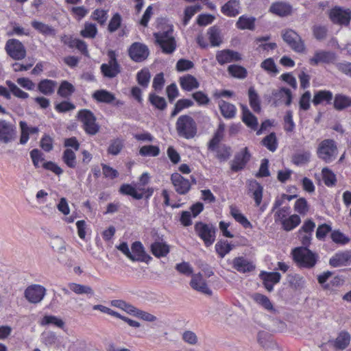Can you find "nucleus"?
<instances>
[{
	"instance_id": "f257e3e1",
	"label": "nucleus",
	"mask_w": 351,
	"mask_h": 351,
	"mask_svg": "<svg viewBox=\"0 0 351 351\" xmlns=\"http://www.w3.org/2000/svg\"><path fill=\"white\" fill-rule=\"evenodd\" d=\"M156 44L166 54L173 53L177 47L176 38L173 36V26L171 24H163L161 29L153 34Z\"/></svg>"
},
{
	"instance_id": "f03ea898",
	"label": "nucleus",
	"mask_w": 351,
	"mask_h": 351,
	"mask_svg": "<svg viewBox=\"0 0 351 351\" xmlns=\"http://www.w3.org/2000/svg\"><path fill=\"white\" fill-rule=\"evenodd\" d=\"M291 254L293 261L300 268L312 269L319 258L318 254L307 247H295Z\"/></svg>"
},
{
	"instance_id": "7ed1b4c3",
	"label": "nucleus",
	"mask_w": 351,
	"mask_h": 351,
	"mask_svg": "<svg viewBox=\"0 0 351 351\" xmlns=\"http://www.w3.org/2000/svg\"><path fill=\"white\" fill-rule=\"evenodd\" d=\"M176 126L178 134L186 139L193 138L197 134V124L189 115L184 114L179 117Z\"/></svg>"
},
{
	"instance_id": "20e7f679",
	"label": "nucleus",
	"mask_w": 351,
	"mask_h": 351,
	"mask_svg": "<svg viewBox=\"0 0 351 351\" xmlns=\"http://www.w3.org/2000/svg\"><path fill=\"white\" fill-rule=\"evenodd\" d=\"M338 154L336 142L332 139H324L322 141L317 149L318 158L326 163L333 162Z\"/></svg>"
},
{
	"instance_id": "39448f33",
	"label": "nucleus",
	"mask_w": 351,
	"mask_h": 351,
	"mask_svg": "<svg viewBox=\"0 0 351 351\" xmlns=\"http://www.w3.org/2000/svg\"><path fill=\"white\" fill-rule=\"evenodd\" d=\"M328 17L335 25L348 26L351 21V10L336 5L329 10Z\"/></svg>"
},
{
	"instance_id": "423d86ee",
	"label": "nucleus",
	"mask_w": 351,
	"mask_h": 351,
	"mask_svg": "<svg viewBox=\"0 0 351 351\" xmlns=\"http://www.w3.org/2000/svg\"><path fill=\"white\" fill-rule=\"evenodd\" d=\"M77 118L83 123L84 129L87 134L95 135L99 132V126L96 123V117L90 110H80L77 113Z\"/></svg>"
},
{
	"instance_id": "0eeeda50",
	"label": "nucleus",
	"mask_w": 351,
	"mask_h": 351,
	"mask_svg": "<svg viewBox=\"0 0 351 351\" xmlns=\"http://www.w3.org/2000/svg\"><path fill=\"white\" fill-rule=\"evenodd\" d=\"M194 228L195 232L204 241L206 246L208 247L214 243L217 228L213 224L199 221L195 224Z\"/></svg>"
},
{
	"instance_id": "6e6552de",
	"label": "nucleus",
	"mask_w": 351,
	"mask_h": 351,
	"mask_svg": "<svg viewBox=\"0 0 351 351\" xmlns=\"http://www.w3.org/2000/svg\"><path fill=\"white\" fill-rule=\"evenodd\" d=\"M8 55L14 60H20L26 56V49L23 43L17 39H9L5 46Z\"/></svg>"
},
{
	"instance_id": "1a4fd4ad",
	"label": "nucleus",
	"mask_w": 351,
	"mask_h": 351,
	"mask_svg": "<svg viewBox=\"0 0 351 351\" xmlns=\"http://www.w3.org/2000/svg\"><path fill=\"white\" fill-rule=\"evenodd\" d=\"M282 38L294 51L298 53L304 52V41L295 31L292 29L285 30L282 34Z\"/></svg>"
},
{
	"instance_id": "9d476101",
	"label": "nucleus",
	"mask_w": 351,
	"mask_h": 351,
	"mask_svg": "<svg viewBox=\"0 0 351 351\" xmlns=\"http://www.w3.org/2000/svg\"><path fill=\"white\" fill-rule=\"evenodd\" d=\"M128 55L133 61L141 62L148 58L149 50L146 45L139 42H135L130 46Z\"/></svg>"
},
{
	"instance_id": "9b49d317",
	"label": "nucleus",
	"mask_w": 351,
	"mask_h": 351,
	"mask_svg": "<svg viewBox=\"0 0 351 351\" xmlns=\"http://www.w3.org/2000/svg\"><path fill=\"white\" fill-rule=\"evenodd\" d=\"M252 155L247 147L236 153L234 159L231 161L230 169L233 172H239L245 169L250 160Z\"/></svg>"
},
{
	"instance_id": "f8f14e48",
	"label": "nucleus",
	"mask_w": 351,
	"mask_h": 351,
	"mask_svg": "<svg viewBox=\"0 0 351 351\" xmlns=\"http://www.w3.org/2000/svg\"><path fill=\"white\" fill-rule=\"evenodd\" d=\"M108 63L101 66V71L104 76L114 77L120 73V66L117 60V53L113 50L108 51Z\"/></svg>"
},
{
	"instance_id": "ddd939ff",
	"label": "nucleus",
	"mask_w": 351,
	"mask_h": 351,
	"mask_svg": "<svg viewBox=\"0 0 351 351\" xmlns=\"http://www.w3.org/2000/svg\"><path fill=\"white\" fill-rule=\"evenodd\" d=\"M16 137V128L11 122L0 119V142L9 143Z\"/></svg>"
},
{
	"instance_id": "4468645a",
	"label": "nucleus",
	"mask_w": 351,
	"mask_h": 351,
	"mask_svg": "<svg viewBox=\"0 0 351 351\" xmlns=\"http://www.w3.org/2000/svg\"><path fill=\"white\" fill-rule=\"evenodd\" d=\"M46 293V289L40 285H32L26 288L24 296L28 302L33 304L39 303Z\"/></svg>"
},
{
	"instance_id": "2eb2a0df",
	"label": "nucleus",
	"mask_w": 351,
	"mask_h": 351,
	"mask_svg": "<svg viewBox=\"0 0 351 351\" xmlns=\"http://www.w3.org/2000/svg\"><path fill=\"white\" fill-rule=\"evenodd\" d=\"M131 256L130 260L132 261L145 262L148 263L152 258L147 254L145 247L141 241H134L131 245Z\"/></svg>"
},
{
	"instance_id": "dca6fc26",
	"label": "nucleus",
	"mask_w": 351,
	"mask_h": 351,
	"mask_svg": "<svg viewBox=\"0 0 351 351\" xmlns=\"http://www.w3.org/2000/svg\"><path fill=\"white\" fill-rule=\"evenodd\" d=\"M51 245L52 249L60 254V256L58 257V261L60 263L68 267L73 266V263L71 259H66L61 256L63 255L66 250V243L62 238L58 237H55L51 241Z\"/></svg>"
},
{
	"instance_id": "f3484780",
	"label": "nucleus",
	"mask_w": 351,
	"mask_h": 351,
	"mask_svg": "<svg viewBox=\"0 0 351 351\" xmlns=\"http://www.w3.org/2000/svg\"><path fill=\"white\" fill-rule=\"evenodd\" d=\"M171 181L173 184L176 191L180 195L186 194L191 189L189 180L184 178L178 173H173L171 176Z\"/></svg>"
},
{
	"instance_id": "a211bd4d",
	"label": "nucleus",
	"mask_w": 351,
	"mask_h": 351,
	"mask_svg": "<svg viewBox=\"0 0 351 351\" xmlns=\"http://www.w3.org/2000/svg\"><path fill=\"white\" fill-rule=\"evenodd\" d=\"M329 265L333 267L351 265V250L336 252L329 260Z\"/></svg>"
},
{
	"instance_id": "6ab92c4d",
	"label": "nucleus",
	"mask_w": 351,
	"mask_h": 351,
	"mask_svg": "<svg viewBox=\"0 0 351 351\" xmlns=\"http://www.w3.org/2000/svg\"><path fill=\"white\" fill-rule=\"evenodd\" d=\"M335 54L331 51L318 50L314 53V56L309 59L310 64L313 66L318 65L321 63L330 64L335 60Z\"/></svg>"
},
{
	"instance_id": "aec40b11",
	"label": "nucleus",
	"mask_w": 351,
	"mask_h": 351,
	"mask_svg": "<svg viewBox=\"0 0 351 351\" xmlns=\"http://www.w3.org/2000/svg\"><path fill=\"white\" fill-rule=\"evenodd\" d=\"M190 286L194 290L201 292L207 295H211L213 291L208 287L206 282L203 279L200 273L192 276Z\"/></svg>"
},
{
	"instance_id": "412c9836",
	"label": "nucleus",
	"mask_w": 351,
	"mask_h": 351,
	"mask_svg": "<svg viewBox=\"0 0 351 351\" xmlns=\"http://www.w3.org/2000/svg\"><path fill=\"white\" fill-rule=\"evenodd\" d=\"M216 60L219 64L223 65L233 61H239L241 60V56L239 52L230 49H223L217 51Z\"/></svg>"
},
{
	"instance_id": "4be33fe9",
	"label": "nucleus",
	"mask_w": 351,
	"mask_h": 351,
	"mask_svg": "<svg viewBox=\"0 0 351 351\" xmlns=\"http://www.w3.org/2000/svg\"><path fill=\"white\" fill-rule=\"evenodd\" d=\"M240 0H229L221 8V13L228 17H235L241 12Z\"/></svg>"
},
{
	"instance_id": "5701e85b",
	"label": "nucleus",
	"mask_w": 351,
	"mask_h": 351,
	"mask_svg": "<svg viewBox=\"0 0 351 351\" xmlns=\"http://www.w3.org/2000/svg\"><path fill=\"white\" fill-rule=\"evenodd\" d=\"M269 12L281 17L287 16L292 12V6L283 1H276L271 5Z\"/></svg>"
},
{
	"instance_id": "b1692460",
	"label": "nucleus",
	"mask_w": 351,
	"mask_h": 351,
	"mask_svg": "<svg viewBox=\"0 0 351 351\" xmlns=\"http://www.w3.org/2000/svg\"><path fill=\"white\" fill-rule=\"evenodd\" d=\"M233 268L239 272H250L255 269L252 263L242 256L236 257L232 261Z\"/></svg>"
},
{
	"instance_id": "393cba45",
	"label": "nucleus",
	"mask_w": 351,
	"mask_h": 351,
	"mask_svg": "<svg viewBox=\"0 0 351 351\" xmlns=\"http://www.w3.org/2000/svg\"><path fill=\"white\" fill-rule=\"evenodd\" d=\"M249 191L252 193L256 206L261 205L263 199V186L256 180L249 181Z\"/></svg>"
},
{
	"instance_id": "a878e982",
	"label": "nucleus",
	"mask_w": 351,
	"mask_h": 351,
	"mask_svg": "<svg viewBox=\"0 0 351 351\" xmlns=\"http://www.w3.org/2000/svg\"><path fill=\"white\" fill-rule=\"evenodd\" d=\"M351 337L349 332L342 330L338 334L335 340L332 341V345L337 350H343L348 346Z\"/></svg>"
},
{
	"instance_id": "bb28decb",
	"label": "nucleus",
	"mask_w": 351,
	"mask_h": 351,
	"mask_svg": "<svg viewBox=\"0 0 351 351\" xmlns=\"http://www.w3.org/2000/svg\"><path fill=\"white\" fill-rule=\"evenodd\" d=\"M242 121L249 128L256 130L258 126L257 118L250 112L247 106L241 105Z\"/></svg>"
},
{
	"instance_id": "cd10ccee",
	"label": "nucleus",
	"mask_w": 351,
	"mask_h": 351,
	"mask_svg": "<svg viewBox=\"0 0 351 351\" xmlns=\"http://www.w3.org/2000/svg\"><path fill=\"white\" fill-rule=\"evenodd\" d=\"M333 106L336 110L342 111L351 106V97L343 94H337L334 98Z\"/></svg>"
},
{
	"instance_id": "c85d7f7f",
	"label": "nucleus",
	"mask_w": 351,
	"mask_h": 351,
	"mask_svg": "<svg viewBox=\"0 0 351 351\" xmlns=\"http://www.w3.org/2000/svg\"><path fill=\"white\" fill-rule=\"evenodd\" d=\"M152 253L157 258L165 257L169 252V247L165 243L155 241L150 246Z\"/></svg>"
},
{
	"instance_id": "c756f323",
	"label": "nucleus",
	"mask_w": 351,
	"mask_h": 351,
	"mask_svg": "<svg viewBox=\"0 0 351 351\" xmlns=\"http://www.w3.org/2000/svg\"><path fill=\"white\" fill-rule=\"evenodd\" d=\"M219 108L224 118L230 119L235 117L237 109L234 105L224 100H220L219 101Z\"/></svg>"
},
{
	"instance_id": "7c9ffc66",
	"label": "nucleus",
	"mask_w": 351,
	"mask_h": 351,
	"mask_svg": "<svg viewBox=\"0 0 351 351\" xmlns=\"http://www.w3.org/2000/svg\"><path fill=\"white\" fill-rule=\"evenodd\" d=\"M119 192L122 195H130L134 199L139 200L143 198V194L138 193L137 189L130 184H123Z\"/></svg>"
},
{
	"instance_id": "2f4dec72",
	"label": "nucleus",
	"mask_w": 351,
	"mask_h": 351,
	"mask_svg": "<svg viewBox=\"0 0 351 351\" xmlns=\"http://www.w3.org/2000/svg\"><path fill=\"white\" fill-rule=\"evenodd\" d=\"M31 25L33 28L45 36H55L56 30L52 27L38 21H32Z\"/></svg>"
},
{
	"instance_id": "473e14b6",
	"label": "nucleus",
	"mask_w": 351,
	"mask_h": 351,
	"mask_svg": "<svg viewBox=\"0 0 351 351\" xmlns=\"http://www.w3.org/2000/svg\"><path fill=\"white\" fill-rule=\"evenodd\" d=\"M207 34L212 47H218L222 43L221 32L217 25L208 28Z\"/></svg>"
},
{
	"instance_id": "72a5a7b5",
	"label": "nucleus",
	"mask_w": 351,
	"mask_h": 351,
	"mask_svg": "<svg viewBox=\"0 0 351 351\" xmlns=\"http://www.w3.org/2000/svg\"><path fill=\"white\" fill-rule=\"evenodd\" d=\"M332 93L329 90H320L315 93L313 99L312 100L315 106H317L324 101L326 104H331L332 100Z\"/></svg>"
},
{
	"instance_id": "f704fd0d",
	"label": "nucleus",
	"mask_w": 351,
	"mask_h": 351,
	"mask_svg": "<svg viewBox=\"0 0 351 351\" xmlns=\"http://www.w3.org/2000/svg\"><path fill=\"white\" fill-rule=\"evenodd\" d=\"M93 98L98 102L111 104L115 100L114 95L104 89L95 91L93 95Z\"/></svg>"
},
{
	"instance_id": "c9c22d12",
	"label": "nucleus",
	"mask_w": 351,
	"mask_h": 351,
	"mask_svg": "<svg viewBox=\"0 0 351 351\" xmlns=\"http://www.w3.org/2000/svg\"><path fill=\"white\" fill-rule=\"evenodd\" d=\"M236 27L241 30H253L255 27V19L254 17H247L245 15L241 16L237 23Z\"/></svg>"
},
{
	"instance_id": "e433bc0d",
	"label": "nucleus",
	"mask_w": 351,
	"mask_h": 351,
	"mask_svg": "<svg viewBox=\"0 0 351 351\" xmlns=\"http://www.w3.org/2000/svg\"><path fill=\"white\" fill-rule=\"evenodd\" d=\"M301 222V219L299 215L294 214L289 216L288 218L282 220L281 224L282 228L285 231H291L296 228Z\"/></svg>"
},
{
	"instance_id": "4c0bfd02",
	"label": "nucleus",
	"mask_w": 351,
	"mask_h": 351,
	"mask_svg": "<svg viewBox=\"0 0 351 351\" xmlns=\"http://www.w3.org/2000/svg\"><path fill=\"white\" fill-rule=\"evenodd\" d=\"M287 280L289 286L295 290L302 289L305 284L304 278L297 274H288L287 276Z\"/></svg>"
},
{
	"instance_id": "58836bf2",
	"label": "nucleus",
	"mask_w": 351,
	"mask_h": 351,
	"mask_svg": "<svg viewBox=\"0 0 351 351\" xmlns=\"http://www.w3.org/2000/svg\"><path fill=\"white\" fill-rule=\"evenodd\" d=\"M230 214L233 218L245 228H252V225L239 210L235 207L230 206Z\"/></svg>"
},
{
	"instance_id": "ea45409f",
	"label": "nucleus",
	"mask_w": 351,
	"mask_h": 351,
	"mask_svg": "<svg viewBox=\"0 0 351 351\" xmlns=\"http://www.w3.org/2000/svg\"><path fill=\"white\" fill-rule=\"evenodd\" d=\"M123 23V18L120 13H114L108 24L107 29L110 33H114L121 28Z\"/></svg>"
},
{
	"instance_id": "a19ab883",
	"label": "nucleus",
	"mask_w": 351,
	"mask_h": 351,
	"mask_svg": "<svg viewBox=\"0 0 351 351\" xmlns=\"http://www.w3.org/2000/svg\"><path fill=\"white\" fill-rule=\"evenodd\" d=\"M252 299L258 304L262 306L268 311L274 310V306L270 300L265 295L255 293L251 296Z\"/></svg>"
},
{
	"instance_id": "79ce46f5",
	"label": "nucleus",
	"mask_w": 351,
	"mask_h": 351,
	"mask_svg": "<svg viewBox=\"0 0 351 351\" xmlns=\"http://www.w3.org/2000/svg\"><path fill=\"white\" fill-rule=\"evenodd\" d=\"M97 28L95 24L90 22L84 23V28L80 31V35L84 38H95L97 34Z\"/></svg>"
},
{
	"instance_id": "37998d69",
	"label": "nucleus",
	"mask_w": 351,
	"mask_h": 351,
	"mask_svg": "<svg viewBox=\"0 0 351 351\" xmlns=\"http://www.w3.org/2000/svg\"><path fill=\"white\" fill-rule=\"evenodd\" d=\"M90 18L99 25L103 26L106 24L108 19V10L97 8L92 12Z\"/></svg>"
},
{
	"instance_id": "c03bdc74",
	"label": "nucleus",
	"mask_w": 351,
	"mask_h": 351,
	"mask_svg": "<svg viewBox=\"0 0 351 351\" xmlns=\"http://www.w3.org/2000/svg\"><path fill=\"white\" fill-rule=\"evenodd\" d=\"M68 287L72 291H73L76 294H87L90 295V296H93L94 295L93 290L89 286L71 282L68 285Z\"/></svg>"
},
{
	"instance_id": "a18cd8bd",
	"label": "nucleus",
	"mask_w": 351,
	"mask_h": 351,
	"mask_svg": "<svg viewBox=\"0 0 351 351\" xmlns=\"http://www.w3.org/2000/svg\"><path fill=\"white\" fill-rule=\"evenodd\" d=\"M322 178L324 184L328 186H334L337 183L336 175L328 167H324L322 170Z\"/></svg>"
},
{
	"instance_id": "49530a36",
	"label": "nucleus",
	"mask_w": 351,
	"mask_h": 351,
	"mask_svg": "<svg viewBox=\"0 0 351 351\" xmlns=\"http://www.w3.org/2000/svg\"><path fill=\"white\" fill-rule=\"evenodd\" d=\"M233 248V245L227 241L219 240L215 244V250L220 258H223Z\"/></svg>"
},
{
	"instance_id": "de8ad7c7",
	"label": "nucleus",
	"mask_w": 351,
	"mask_h": 351,
	"mask_svg": "<svg viewBox=\"0 0 351 351\" xmlns=\"http://www.w3.org/2000/svg\"><path fill=\"white\" fill-rule=\"evenodd\" d=\"M151 79V74L149 69L143 68L140 70L136 74V80L138 84L146 88L149 85Z\"/></svg>"
},
{
	"instance_id": "09e8293b",
	"label": "nucleus",
	"mask_w": 351,
	"mask_h": 351,
	"mask_svg": "<svg viewBox=\"0 0 351 351\" xmlns=\"http://www.w3.org/2000/svg\"><path fill=\"white\" fill-rule=\"evenodd\" d=\"M201 9L202 7L199 5H190L186 7L184 9V17L182 20L183 25H187L191 18Z\"/></svg>"
},
{
	"instance_id": "8fccbe9b",
	"label": "nucleus",
	"mask_w": 351,
	"mask_h": 351,
	"mask_svg": "<svg viewBox=\"0 0 351 351\" xmlns=\"http://www.w3.org/2000/svg\"><path fill=\"white\" fill-rule=\"evenodd\" d=\"M261 143L263 146L266 147L272 152H275L278 147L277 138L274 132H271L263 138Z\"/></svg>"
},
{
	"instance_id": "3c124183",
	"label": "nucleus",
	"mask_w": 351,
	"mask_h": 351,
	"mask_svg": "<svg viewBox=\"0 0 351 351\" xmlns=\"http://www.w3.org/2000/svg\"><path fill=\"white\" fill-rule=\"evenodd\" d=\"M229 74L237 78L243 79L247 76V70L242 66L231 64L228 67Z\"/></svg>"
},
{
	"instance_id": "603ef678",
	"label": "nucleus",
	"mask_w": 351,
	"mask_h": 351,
	"mask_svg": "<svg viewBox=\"0 0 351 351\" xmlns=\"http://www.w3.org/2000/svg\"><path fill=\"white\" fill-rule=\"evenodd\" d=\"M180 84L181 88H198L199 82L197 79L190 75H185L180 78Z\"/></svg>"
},
{
	"instance_id": "864d4df0",
	"label": "nucleus",
	"mask_w": 351,
	"mask_h": 351,
	"mask_svg": "<svg viewBox=\"0 0 351 351\" xmlns=\"http://www.w3.org/2000/svg\"><path fill=\"white\" fill-rule=\"evenodd\" d=\"M160 148L156 145H144L141 147L139 149V154L141 156L147 157L152 156L155 157L160 154Z\"/></svg>"
},
{
	"instance_id": "5fc2aeb1",
	"label": "nucleus",
	"mask_w": 351,
	"mask_h": 351,
	"mask_svg": "<svg viewBox=\"0 0 351 351\" xmlns=\"http://www.w3.org/2000/svg\"><path fill=\"white\" fill-rule=\"evenodd\" d=\"M248 96L250 107L255 112H259L261 109V101L255 89H249Z\"/></svg>"
},
{
	"instance_id": "6e6d98bb",
	"label": "nucleus",
	"mask_w": 351,
	"mask_h": 351,
	"mask_svg": "<svg viewBox=\"0 0 351 351\" xmlns=\"http://www.w3.org/2000/svg\"><path fill=\"white\" fill-rule=\"evenodd\" d=\"M193 105V101L188 99H179L175 104L174 108L171 112V117L176 116L180 111L184 108H189Z\"/></svg>"
},
{
	"instance_id": "4d7b16f0",
	"label": "nucleus",
	"mask_w": 351,
	"mask_h": 351,
	"mask_svg": "<svg viewBox=\"0 0 351 351\" xmlns=\"http://www.w3.org/2000/svg\"><path fill=\"white\" fill-rule=\"evenodd\" d=\"M62 160L70 168L76 167V156L74 152L70 149H66L62 155Z\"/></svg>"
},
{
	"instance_id": "13d9d810",
	"label": "nucleus",
	"mask_w": 351,
	"mask_h": 351,
	"mask_svg": "<svg viewBox=\"0 0 351 351\" xmlns=\"http://www.w3.org/2000/svg\"><path fill=\"white\" fill-rule=\"evenodd\" d=\"M149 100L152 106L160 110H164L167 108V102L164 97L154 93H150Z\"/></svg>"
},
{
	"instance_id": "bf43d9fd",
	"label": "nucleus",
	"mask_w": 351,
	"mask_h": 351,
	"mask_svg": "<svg viewBox=\"0 0 351 351\" xmlns=\"http://www.w3.org/2000/svg\"><path fill=\"white\" fill-rule=\"evenodd\" d=\"M111 304L113 306L121 308L127 312L128 313L133 315H134V313L136 310V308L134 306L129 303H127L125 301L122 300H112L111 302Z\"/></svg>"
},
{
	"instance_id": "052dcab7",
	"label": "nucleus",
	"mask_w": 351,
	"mask_h": 351,
	"mask_svg": "<svg viewBox=\"0 0 351 351\" xmlns=\"http://www.w3.org/2000/svg\"><path fill=\"white\" fill-rule=\"evenodd\" d=\"M312 32L317 40H322L327 37L328 30L326 25H315L312 27Z\"/></svg>"
},
{
	"instance_id": "680f3d73",
	"label": "nucleus",
	"mask_w": 351,
	"mask_h": 351,
	"mask_svg": "<svg viewBox=\"0 0 351 351\" xmlns=\"http://www.w3.org/2000/svg\"><path fill=\"white\" fill-rule=\"evenodd\" d=\"M330 238L334 243L340 245H346L350 241L348 237L346 236L339 230L331 232Z\"/></svg>"
},
{
	"instance_id": "e2e57ef3",
	"label": "nucleus",
	"mask_w": 351,
	"mask_h": 351,
	"mask_svg": "<svg viewBox=\"0 0 351 351\" xmlns=\"http://www.w3.org/2000/svg\"><path fill=\"white\" fill-rule=\"evenodd\" d=\"M294 210L302 215H305L309 210V205L304 197L299 198L294 205Z\"/></svg>"
},
{
	"instance_id": "0e129e2a",
	"label": "nucleus",
	"mask_w": 351,
	"mask_h": 351,
	"mask_svg": "<svg viewBox=\"0 0 351 351\" xmlns=\"http://www.w3.org/2000/svg\"><path fill=\"white\" fill-rule=\"evenodd\" d=\"M331 232H332V227L330 225L327 223L319 225L316 230V238L319 241H324L327 234Z\"/></svg>"
},
{
	"instance_id": "69168bd1",
	"label": "nucleus",
	"mask_w": 351,
	"mask_h": 351,
	"mask_svg": "<svg viewBox=\"0 0 351 351\" xmlns=\"http://www.w3.org/2000/svg\"><path fill=\"white\" fill-rule=\"evenodd\" d=\"M123 147V142L119 138L111 141L108 148V153L114 156L118 155Z\"/></svg>"
},
{
	"instance_id": "338daca9",
	"label": "nucleus",
	"mask_w": 351,
	"mask_h": 351,
	"mask_svg": "<svg viewBox=\"0 0 351 351\" xmlns=\"http://www.w3.org/2000/svg\"><path fill=\"white\" fill-rule=\"evenodd\" d=\"M260 278L263 280V281H269L270 282H273L274 284L280 282L281 278V275L279 272H266L262 271L260 274Z\"/></svg>"
},
{
	"instance_id": "774afa93",
	"label": "nucleus",
	"mask_w": 351,
	"mask_h": 351,
	"mask_svg": "<svg viewBox=\"0 0 351 351\" xmlns=\"http://www.w3.org/2000/svg\"><path fill=\"white\" fill-rule=\"evenodd\" d=\"M41 324H53L58 326V328H62L64 326V322L61 319H59L54 315H45L42 319Z\"/></svg>"
}]
</instances>
